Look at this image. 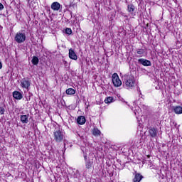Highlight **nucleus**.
I'll use <instances>...</instances> for the list:
<instances>
[{"label":"nucleus","mask_w":182,"mask_h":182,"mask_svg":"<svg viewBox=\"0 0 182 182\" xmlns=\"http://www.w3.org/2000/svg\"><path fill=\"white\" fill-rule=\"evenodd\" d=\"M136 110V111H134L135 115L139 116V110H140V107H138Z\"/></svg>","instance_id":"obj_24"},{"label":"nucleus","mask_w":182,"mask_h":182,"mask_svg":"<svg viewBox=\"0 0 182 182\" xmlns=\"http://www.w3.org/2000/svg\"><path fill=\"white\" fill-rule=\"evenodd\" d=\"M51 9H53V11H59V9H60V4H59V2H53L51 4Z\"/></svg>","instance_id":"obj_12"},{"label":"nucleus","mask_w":182,"mask_h":182,"mask_svg":"<svg viewBox=\"0 0 182 182\" xmlns=\"http://www.w3.org/2000/svg\"><path fill=\"white\" fill-rule=\"evenodd\" d=\"M65 33H66L67 35H72V28H67L65 29Z\"/></svg>","instance_id":"obj_22"},{"label":"nucleus","mask_w":182,"mask_h":182,"mask_svg":"<svg viewBox=\"0 0 182 182\" xmlns=\"http://www.w3.org/2000/svg\"><path fill=\"white\" fill-rule=\"evenodd\" d=\"M5 113V108L0 107V114H4Z\"/></svg>","instance_id":"obj_23"},{"label":"nucleus","mask_w":182,"mask_h":182,"mask_svg":"<svg viewBox=\"0 0 182 182\" xmlns=\"http://www.w3.org/2000/svg\"><path fill=\"white\" fill-rule=\"evenodd\" d=\"M2 9H4V4L0 3V11H2Z\"/></svg>","instance_id":"obj_26"},{"label":"nucleus","mask_w":182,"mask_h":182,"mask_svg":"<svg viewBox=\"0 0 182 182\" xmlns=\"http://www.w3.org/2000/svg\"><path fill=\"white\" fill-rule=\"evenodd\" d=\"M100 130L97 128H94L92 130V134L93 136H95V137H98V136H100Z\"/></svg>","instance_id":"obj_17"},{"label":"nucleus","mask_w":182,"mask_h":182,"mask_svg":"<svg viewBox=\"0 0 182 182\" xmlns=\"http://www.w3.org/2000/svg\"><path fill=\"white\" fill-rule=\"evenodd\" d=\"M137 90H138V92H139V95H140L141 98L142 97L141 96H143V95H141V91L140 90V87H138Z\"/></svg>","instance_id":"obj_25"},{"label":"nucleus","mask_w":182,"mask_h":182,"mask_svg":"<svg viewBox=\"0 0 182 182\" xmlns=\"http://www.w3.org/2000/svg\"><path fill=\"white\" fill-rule=\"evenodd\" d=\"M143 178V176L140 173H136L134 176V178L133 179V182H140L141 181V179Z\"/></svg>","instance_id":"obj_14"},{"label":"nucleus","mask_w":182,"mask_h":182,"mask_svg":"<svg viewBox=\"0 0 182 182\" xmlns=\"http://www.w3.org/2000/svg\"><path fill=\"white\" fill-rule=\"evenodd\" d=\"M31 63H33V65L36 66V65L39 63V58L36 56H33V59L31 60Z\"/></svg>","instance_id":"obj_19"},{"label":"nucleus","mask_w":182,"mask_h":182,"mask_svg":"<svg viewBox=\"0 0 182 182\" xmlns=\"http://www.w3.org/2000/svg\"><path fill=\"white\" fill-rule=\"evenodd\" d=\"M20 120L23 124H28V123H29V114L26 115H21Z\"/></svg>","instance_id":"obj_9"},{"label":"nucleus","mask_w":182,"mask_h":182,"mask_svg":"<svg viewBox=\"0 0 182 182\" xmlns=\"http://www.w3.org/2000/svg\"><path fill=\"white\" fill-rule=\"evenodd\" d=\"M136 53L139 55V58H141L146 55V50L143 48H139L136 50Z\"/></svg>","instance_id":"obj_15"},{"label":"nucleus","mask_w":182,"mask_h":182,"mask_svg":"<svg viewBox=\"0 0 182 182\" xmlns=\"http://www.w3.org/2000/svg\"><path fill=\"white\" fill-rule=\"evenodd\" d=\"M77 124H80L81 126L86 123V118L85 116H79L77 119Z\"/></svg>","instance_id":"obj_11"},{"label":"nucleus","mask_w":182,"mask_h":182,"mask_svg":"<svg viewBox=\"0 0 182 182\" xmlns=\"http://www.w3.org/2000/svg\"><path fill=\"white\" fill-rule=\"evenodd\" d=\"M135 9H136V7L134 6V5H133V4H128L127 5V11L129 14H133V13L134 12Z\"/></svg>","instance_id":"obj_16"},{"label":"nucleus","mask_w":182,"mask_h":182,"mask_svg":"<svg viewBox=\"0 0 182 182\" xmlns=\"http://www.w3.org/2000/svg\"><path fill=\"white\" fill-rule=\"evenodd\" d=\"M173 110L174 113H176V114H182V107L181 106L173 107Z\"/></svg>","instance_id":"obj_13"},{"label":"nucleus","mask_w":182,"mask_h":182,"mask_svg":"<svg viewBox=\"0 0 182 182\" xmlns=\"http://www.w3.org/2000/svg\"><path fill=\"white\" fill-rule=\"evenodd\" d=\"M14 41H16L17 43H23V42L26 41V34L21 31L16 33Z\"/></svg>","instance_id":"obj_3"},{"label":"nucleus","mask_w":182,"mask_h":182,"mask_svg":"<svg viewBox=\"0 0 182 182\" xmlns=\"http://www.w3.org/2000/svg\"><path fill=\"white\" fill-rule=\"evenodd\" d=\"M53 137L56 143H61V141L65 140V133L60 131V129L55 130L53 132Z\"/></svg>","instance_id":"obj_2"},{"label":"nucleus","mask_w":182,"mask_h":182,"mask_svg":"<svg viewBox=\"0 0 182 182\" xmlns=\"http://www.w3.org/2000/svg\"><path fill=\"white\" fill-rule=\"evenodd\" d=\"M75 173H76V175L75 176V178H77V174H79V171L77 170Z\"/></svg>","instance_id":"obj_27"},{"label":"nucleus","mask_w":182,"mask_h":182,"mask_svg":"<svg viewBox=\"0 0 182 182\" xmlns=\"http://www.w3.org/2000/svg\"><path fill=\"white\" fill-rule=\"evenodd\" d=\"M136 86V78L133 75H127L124 80L125 89H133Z\"/></svg>","instance_id":"obj_1"},{"label":"nucleus","mask_w":182,"mask_h":182,"mask_svg":"<svg viewBox=\"0 0 182 182\" xmlns=\"http://www.w3.org/2000/svg\"><path fill=\"white\" fill-rule=\"evenodd\" d=\"M92 164H93V162L90 161H87L85 164L86 168H92Z\"/></svg>","instance_id":"obj_21"},{"label":"nucleus","mask_w":182,"mask_h":182,"mask_svg":"<svg viewBox=\"0 0 182 182\" xmlns=\"http://www.w3.org/2000/svg\"><path fill=\"white\" fill-rule=\"evenodd\" d=\"M0 69H2V63L0 62Z\"/></svg>","instance_id":"obj_28"},{"label":"nucleus","mask_w":182,"mask_h":182,"mask_svg":"<svg viewBox=\"0 0 182 182\" xmlns=\"http://www.w3.org/2000/svg\"><path fill=\"white\" fill-rule=\"evenodd\" d=\"M68 56L70 59H72L73 60H77V55H76L75 50L73 48L69 49Z\"/></svg>","instance_id":"obj_6"},{"label":"nucleus","mask_w":182,"mask_h":182,"mask_svg":"<svg viewBox=\"0 0 182 182\" xmlns=\"http://www.w3.org/2000/svg\"><path fill=\"white\" fill-rule=\"evenodd\" d=\"M112 82L114 86L115 87H119V86H122V80H120V78H119V75L117 73H114L112 77Z\"/></svg>","instance_id":"obj_4"},{"label":"nucleus","mask_w":182,"mask_h":182,"mask_svg":"<svg viewBox=\"0 0 182 182\" xmlns=\"http://www.w3.org/2000/svg\"><path fill=\"white\" fill-rule=\"evenodd\" d=\"M21 86L23 89H26V90H29L31 87V80L23 79L21 80Z\"/></svg>","instance_id":"obj_5"},{"label":"nucleus","mask_w":182,"mask_h":182,"mask_svg":"<svg viewBox=\"0 0 182 182\" xmlns=\"http://www.w3.org/2000/svg\"><path fill=\"white\" fill-rule=\"evenodd\" d=\"M13 97H14V99H16V100H21V99L23 97V95L19 91H14L13 92Z\"/></svg>","instance_id":"obj_10"},{"label":"nucleus","mask_w":182,"mask_h":182,"mask_svg":"<svg viewBox=\"0 0 182 182\" xmlns=\"http://www.w3.org/2000/svg\"><path fill=\"white\" fill-rule=\"evenodd\" d=\"M138 63L143 65V66H151V62L149 60L140 58L138 60Z\"/></svg>","instance_id":"obj_7"},{"label":"nucleus","mask_w":182,"mask_h":182,"mask_svg":"<svg viewBox=\"0 0 182 182\" xmlns=\"http://www.w3.org/2000/svg\"><path fill=\"white\" fill-rule=\"evenodd\" d=\"M149 136H151V137L154 138V137H157V134L159 133V129H157V128H151L149 129Z\"/></svg>","instance_id":"obj_8"},{"label":"nucleus","mask_w":182,"mask_h":182,"mask_svg":"<svg viewBox=\"0 0 182 182\" xmlns=\"http://www.w3.org/2000/svg\"><path fill=\"white\" fill-rule=\"evenodd\" d=\"M114 102V98L113 97H108L105 100V103H112Z\"/></svg>","instance_id":"obj_20"},{"label":"nucleus","mask_w":182,"mask_h":182,"mask_svg":"<svg viewBox=\"0 0 182 182\" xmlns=\"http://www.w3.org/2000/svg\"><path fill=\"white\" fill-rule=\"evenodd\" d=\"M86 159H87V156H85V160H86Z\"/></svg>","instance_id":"obj_29"},{"label":"nucleus","mask_w":182,"mask_h":182,"mask_svg":"<svg viewBox=\"0 0 182 182\" xmlns=\"http://www.w3.org/2000/svg\"><path fill=\"white\" fill-rule=\"evenodd\" d=\"M28 2H29L31 0H26Z\"/></svg>","instance_id":"obj_30"},{"label":"nucleus","mask_w":182,"mask_h":182,"mask_svg":"<svg viewBox=\"0 0 182 182\" xmlns=\"http://www.w3.org/2000/svg\"><path fill=\"white\" fill-rule=\"evenodd\" d=\"M66 95H75L76 93V90L73 88H68L65 91Z\"/></svg>","instance_id":"obj_18"}]
</instances>
